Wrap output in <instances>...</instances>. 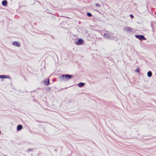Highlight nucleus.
<instances>
[{
	"label": "nucleus",
	"instance_id": "obj_3",
	"mask_svg": "<svg viewBox=\"0 0 156 156\" xmlns=\"http://www.w3.org/2000/svg\"><path fill=\"white\" fill-rule=\"evenodd\" d=\"M68 74H64L61 75L60 76V78L62 79L63 80L67 81Z\"/></svg>",
	"mask_w": 156,
	"mask_h": 156
},
{
	"label": "nucleus",
	"instance_id": "obj_1",
	"mask_svg": "<svg viewBox=\"0 0 156 156\" xmlns=\"http://www.w3.org/2000/svg\"><path fill=\"white\" fill-rule=\"evenodd\" d=\"M104 37L106 39L112 40L113 39V36L108 34H105L103 35Z\"/></svg>",
	"mask_w": 156,
	"mask_h": 156
},
{
	"label": "nucleus",
	"instance_id": "obj_13",
	"mask_svg": "<svg viewBox=\"0 0 156 156\" xmlns=\"http://www.w3.org/2000/svg\"><path fill=\"white\" fill-rule=\"evenodd\" d=\"M147 76L149 77H151L152 76V72L151 71H148L147 73Z\"/></svg>",
	"mask_w": 156,
	"mask_h": 156
},
{
	"label": "nucleus",
	"instance_id": "obj_8",
	"mask_svg": "<svg viewBox=\"0 0 156 156\" xmlns=\"http://www.w3.org/2000/svg\"><path fill=\"white\" fill-rule=\"evenodd\" d=\"M7 2L6 0H4L2 2V5L5 6H6L7 5Z\"/></svg>",
	"mask_w": 156,
	"mask_h": 156
},
{
	"label": "nucleus",
	"instance_id": "obj_11",
	"mask_svg": "<svg viewBox=\"0 0 156 156\" xmlns=\"http://www.w3.org/2000/svg\"><path fill=\"white\" fill-rule=\"evenodd\" d=\"M73 77V76L72 75H70L68 74V76L67 78V81H68L69 80L71 79Z\"/></svg>",
	"mask_w": 156,
	"mask_h": 156
},
{
	"label": "nucleus",
	"instance_id": "obj_9",
	"mask_svg": "<svg viewBox=\"0 0 156 156\" xmlns=\"http://www.w3.org/2000/svg\"><path fill=\"white\" fill-rule=\"evenodd\" d=\"M8 78H9V77L8 76H6L4 75H0V78L5 79Z\"/></svg>",
	"mask_w": 156,
	"mask_h": 156
},
{
	"label": "nucleus",
	"instance_id": "obj_17",
	"mask_svg": "<svg viewBox=\"0 0 156 156\" xmlns=\"http://www.w3.org/2000/svg\"><path fill=\"white\" fill-rule=\"evenodd\" d=\"M130 16L131 18L132 19L133 17V16L132 14H130Z\"/></svg>",
	"mask_w": 156,
	"mask_h": 156
},
{
	"label": "nucleus",
	"instance_id": "obj_18",
	"mask_svg": "<svg viewBox=\"0 0 156 156\" xmlns=\"http://www.w3.org/2000/svg\"><path fill=\"white\" fill-rule=\"evenodd\" d=\"M30 150V149H28V150H29H29Z\"/></svg>",
	"mask_w": 156,
	"mask_h": 156
},
{
	"label": "nucleus",
	"instance_id": "obj_12",
	"mask_svg": "<svg viewBox=\"0 0 156 156\" xmlns=\"http://www.w3.org/2000/svg\"><path fill=\"white\" fill-rule=\"evenodd\" d=\"M85 84L84 83L81 82L78 83V86L80 87H82L84 86Z\"/></svg>",
	"mask_w": 156,
	"mask_h": 156
},
{
	"label": "nucleus",
	"instance_id": "obj_15",
	"mask_svg": "<svg viewBox=\"0 0 156 156\" xmlns=\"http://www.w3.org/2000/svg\"><path fill=\"white\" fill-rule=\"evenodd\" d=\"M95 5L97 6V7H100L101 5H100L99 4H98V3H96L95 4Z\"/></svg>",
	"mask_w": 156,
	"mask_h": 156
},
{
	"label": "nucleus",
	"instance_id": "obj_2",
	"mask_svg": "<svg viewBox=\"0 0 156 156\" xmlns=\"http://www.w3.org/2000/svg\"><path fill=\"white\" fill-rule=\"evenodd\" d=\"M135 37L140 41H142L143 40H146V39L144 36L142 35H135Z\"/></svg>",
	"mask_w": 156,
	"mask_h": 156
},
{
	"label": "nucleus",
	"instance_id": "obj_16",
	"mask_svg": "<svg viewBox=\"0 0 156 156\" xmlns=\"http://www.w3.org/2000/svg\"><path fill=\"white\" fill-rule=\"evenodd\" d=\"M135 71L136 72H139L140 71V70H139V69H136L135 70Z\"/></svg>",
	"mask_w": 156,
	"mask_h": 156
},
{
	"label": "nucleus",
	"instance_id": "obj_7",
	"mask_svg": "<svg viewBox=\"0 0 156 156\" xmlns=\"http://www.w3.org/2000/svg\"><path fill=\"white\" fill-rule=\"evenodd\" d=\"M12 45L18 47H19L20 46V44L17 42H13L12 43Z\"/></svg>",
	"mask_w": 156,
	"mask_h": 156
},
{
	"label": "nucleus",
	"instance_id": "obj_6",
	"mask_svg": "<svg viewBox=\"0 0 156 156\" xmlns=\"http://www.w3.org/2000/svg\"><path fill=\"white\" fill-rule=\"evenodd\" d=\"M44 83L46 85H48L49 83V79H47L44 80Z\"/></svg>",
	"mask_w": 156,
	"mask_h": 156
},
{
	"label": "nucleus",
	"instance_id": "obj_5",
	"mask_svg": "<svg viewBox=\"0 0 156 156\" xmlns=\"http://www.w3.org/2000/svg\"><path fill=\"white\" fill-rule=\"evenodd\" d=\"M83 41L82 39H80L78 40L76 42L75 44L77 45H79L82 44L83 43Z\"/></svg>",
	"mask_w": 156,
	"mask_h": 156
},
{
	"label": "nucleus",
	"instance_id": "obj_4",
	"mask_svg": "<svg viewBox=\"0 0 156 156\" xmlns=\"http://www.w3.org/2000/svg\"><path fill=\"white\" fill-rule=\"evenodd\" d=\"M124 30L128 32H131L133 31L132 28L128 27H126L124 29Z\"/></svg>",
	"mask_w": 156,
	"mask_h": 156
},
{
	"label": "nucleus",
	"instance_id": "obj_14",
	"mask_svg": "<svg viewBox=\"0 0 156 156\" xmlns=\"http://www.w3.org/2000/svg\"><path fill=\"white\" fill-rule=\"evenodd\" d=\"M87 16L89 17H90L92 16V14L90 12H88L87 13Z\"/></svg>",
	"mask_w": 156,
	"mask_h": 156
},
{
	"label": "nucleus",
	"instance_id": "obj_10",
	"mask_svg": "<svg viewBox=\"0 0 156 156\" xmlns=\"http://www.w3.org/2000/svg\"><path fill=\"white\" fill-rule=\"evenodd\" d=\"M22 125H19L17 126V129L18 130L20 131L22 129Z\"/></svg>",
	"mask_w": 156,
	"mask_h": 156
}]
</instances>
